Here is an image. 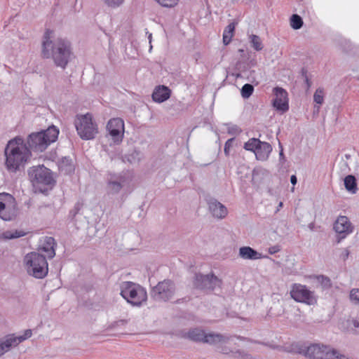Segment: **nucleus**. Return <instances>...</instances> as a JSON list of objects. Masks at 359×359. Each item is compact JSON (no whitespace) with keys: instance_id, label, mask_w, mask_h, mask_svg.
Segmentation results:
<instances>
[{"instance_id":"obj_47","label":"nucleus","mask_w":359,"mask_h":359,"mask_svg":"<svg viewBox=\"0 0 359 359\" xmlns=\"http://www.w3.org/2000/svg\"><path fill=\"white\" fill-rule=\"evenodd\" d=\"M220 352L224 354H227L231 352V350L226 346L222 347Z\"/></svg>"},{"instance_id":"obj_25","label":"nucleus","mask_w":359,"mask_h":359,"mask_svg":"<svg viewBox=\"0 0 359 359\" xmlns=\"http://www.w3.org/2000/svg\"><path fill=\"white\" fill-rule=\"evenodd\" d=\"M344 182L345 188L348 192H350L351 194L356 193V191L358 190L357 182H356V179L353 175H347L344 178Z\"/></svg>"},{"instance_id":"obj_46","label":"nucleus","mask_w":359,"mask_h":359,"mask_svg":"<svg viewBox=\"0 0 359 359\" xmlns=\"http://www.w3.org/2000/svg\"><path fill=\"white\" fill-rule=\"evenodd\" d=\"M290 182H291V184H292L293 186L296 185V184L297 183V178L296 175H292L290 177Z\"/></svg>"},{"instance_id":"obj_1","label":"nucleus","mask_w":359,"mask_h":359,"mask_svg":"<svg viewBox=\"0 0 359 359\" xmlns=\"http://www.w3.org/2000/svg\"><path fill=\"white\" fill-rule=\"evenodd\" d=\"M50 34L47 30L43 35L41 55L44 58H52L57 67L65 69L72 55L71 43L62 38L52 39Z\"/></svg>"},{"instance_id":"obj_24","label":"nucleus","mask_w":359,"mask_h":359,"mask_svg":"<svg viewBox=\"0 0 359 359\" xmlns=\"http://www.w3.org/2000/svg\"><path fill=\"white\" fill-rule=\"evenodd\" d=\"M236 23L233 22L229 23L224 29L223 32V43L224 45H228L231 41L233 36Z\"/></svg>"},{"instance_id":"obj_52","label":"nucleus","mask_w":359,"mask_h":359,"mask_svg":"<svg viewBox=\"0 0 359 359\" xmlns=\"http://www.w3.org/2000/svg\"><path fill=\"white\" fill-rule=\"evenodd\" d=\"M313 224H311L309 225L310 229H313Z\"/></svg>"},{"instance_id":"obj_20","label":"nucleus","mask_w":359,"mask_h":359,"mask_svg":"<svg viewBox=\"0 0 359 359\" xmlns=\"http://www.w3.org/2000/svg\"><path fill=\"white\" fill-rule=\"evenodd\" d=\"M238 256L245 260H257L263 258H269L267 255H263L250 246L241 247L238 251Z\"/></svg>"},{"instance_id":"obj_12","label":"nucleus","mask_w":359,"mask_h":359,"mask_svg":"<svg viewBox=\"0 0 359 359\" xmlns=\"http://www.w3.org/2000/svg\"><path fill=\"white\" fill-rule=\"evenodd\" d=\"M175 292L174 283L170 280H164L154 287L150 294L155 301L166 302L173 297Z\"/></svg>"},{"instance_id":"obj_30","label":"nucleus","mask_w":359,"mask_h":359,"mask_svg":"<svg viewBox=\"0 0 359 359\" xmlns=\"http://www.w3.org/2000/svg\"><path fill=\"white\" fill-rule=\"evenodd\" d=\"M303 25L302 18L297 14H293L290 18V26L294 29H299Z\"/></svg>"},{"instance_id":"obj_38","label":"nucleus","mask_w":359,"mask_h":359,"mask_svg":"<svg viewBox=\"0 0 359 359\" xmlns=\"http://www.w3.org/2000/svg\"><path fill=\"white\" fill-rule=\"evenodd\" d=\"M107 6L116 8L121 5L124 0H102Z\"/></svg>"},{"instance_id":"obj_51","label":"nucleus","mask_w":359,"mask_h":359,"mask_svg":"<svg viewBox=\"0 0 359 359\" xmlns=\"http://www.w3.org/2000/svg\"><path fill=\"white\" fill-rule=\"evenodd\" d=\"M279 156H280V158H284V154H283V149H281V150L280 151Z\"/></svg>"},{"instance_id":"obj_29","label":"nucleus","mask_w":359,"mask_h":359,"mask_svg":"<svg viewBox=\"0 0 359 359\" xmlns=\"http://www.w3.org/2000/svg\"><path fill=\"white\" fill-rule=\"evenodd\" d=\"M316 278L323 290H327L332 287L331 280L328 277L320 275L317 276Z\"/></svg>"},{"instance_id":"obj_39","label":"nucleus","mask_w":359,"mask_h":359,"mask_svg":"<svg viewBox=\"0 0 359 359\" xmlns=\"http://www.w3.org/2000/svg\"><path fill=\"white\" fill-rule=\"evenodd\" d=\"M234 138H231V139H229L226 142H225V144H224V154L226 156H228L229 155V152H230V149L233 146V142L234 141Z\"/></svg>"},{"instance_id":"obj_15","label":"nucleus","mask_w":359,"mask_h":359,"mask_svg":"<svg viewBox=\"0 0 359 359\" xmlns=\"http://www.w3.org/2000/svg\"><path fill=\"white\" fill-rule=\"evenodd\" d=\"M107 130L114 144H119L124 135L123 121L120 118H111L107 124Z\"/></svg>"},{"instance_id":"obj_17","label":"nucleus","mask_w":359,"mask_h":359,"mask_svg":"<svg viewBox=\"0 0 359 359\" xmlns=\"http://www.w3.org/2000/svg\"><path fill=\"white\" fill-rule=\"evenodd\" d=\"M334 229L339 234L337 242L339 243L341 239L352 233L353 226L347 217L339 216L334 224Z\"/></svg>"},{"instance_id":"obj_4","label":"nucleus","mask_w":359,"mask_h":359,"mask_svg":"<svg viewBox=\"0 0 359 359\" xmlns=\"http://www.w3.org/2000/svg\"><path fill=\"white\" fill-rule=\"evenodd\" d=\"M177 335L181 338L187 339L196 342H203L210 345L227 344L232 338V337L221 334H205L203 330L199 328L190 329L189 331L182 330Z\"/></svg>"},{"instance_id":"obj_27","label":"nucleus","mask_w":359,"mask_h":359,"mask_svg":"<svg viewBox=\"0 0 359 359\" xmlns=\"http://www.w3.org/2000/svg\"><path fill=\"white\" fill-rule=\"evenodd\" d=\"M250 42L252 47L257 51H260L263 49L264 46L261 38L255 34H251L249 36Z\"/></svg>"},{"instance_id":"obj_16","label":"nucleus","mask_w":359,"mask_h":359,"mask_svg":"<svg viewBox=\"0 0 359 359\" xmlns=\"http://www.w3.org/2000/svg\"><path fill=\"white\" fill-rule=\"evenodd\" d=\"M106 180V190L109 195L118 194L126 183V177L121 173H109Z\"/></svg>"},{"instance_id":"obj_3","label":"nucleus","mask_w":359,"mask_h":359,"mask_svg":"<svg viewBox=\"0 0 359 359\" xmlns=\"http://www.w3.org/2000/svg\"><path fill=\"white\" fill-rule=\"evenodd\" d=\"M59 135V129L51 126L46 130L32 133L27 140L28 149L36 152H42L53 142H55Z\"/></svg>"},{"instance_id":"obj_6","label":"nucleus","mask_w":359,"mask_h":359,"mask_svg":"<svg viewBox=\"0 0 359 359\" xmlns=\"http://www.w3.org/2000/svg\"><path fill=\"white\" fill-rule=\"evenodd\" d=\"M121 295L133 306H139L147 298L146 290L138 284L125 281L121 284Z\"/></svg>"},{"instance_id":"obj_2","label":"nucleus","mask_w":359,"mask_h":359,"mask_svg":"<svg viewBox=\"0 0 359 359\" xmlns=\"http://www.w3.org/2000/svg\"><path fill=\"white\" fill-rule=\"evenodd\" d=\"M5 155L7 170L15 172L25 165L31 156V151L22 138L15 137L8 142Z\"/></svg>"},{"instance_id":"obj_40","label":"nucleus","mask_w":359,"mask_h":359,"mask_svg":"<svg viewBox=\"0 0 359 359\" xmlns=\"http://www.w3.org/2000/svg\"><path fill=\"white\" fill-rule=\"evenodd\" d=\"M32 334V332L31 330H26L24 332V334L22 336L17 337L18 342L20 344L23 341H25L27 339H29L31 337Z\"/></svg>"},{"instance_id":"obj_34","label":"nucleus","mask_w":359,"mask_h":359,"mask_svg":"<svg viewBox=\"0 0 359 359\" xmlns=\"http://www.w3.org/2000/svg\"><path fill=\"white\" fill-rule=\"evenodd\" d=\"M163 7L172 8L177 4L179 0H155Z\"/></svg>"},{"instance_id":"obj_18","label":"nucleus","mask_w":359,"mask_h":359,"mask_svg":"<svg viewBox=\"0 0 359 359\" xmlns=\"http://www.w3.org/2000/svg\"><path fill=\"white\" fill-rule=\"evenodd\" d=\"M275 98L273 100V107L281 112H285L289 109L288 98L287 91L280 87H276L273 89Z\"/></svg>"},{"instance_id":"obj_45","label":"nucleus","mask_w":359,"mask_h":359,"mask_svg":"<svg viewBox=\"0 0 359 359\" xmlns=\"http://www.w3.org/2000/svg\"><path fill=\"white\" fill-rule=\"evenodd\" d=\"M349 250L347 248L343 249L340 255V258L342 260L346 261L349 256Z\"/></svg>"},{"instance_id":"obj_13","label":"nucleus","mask_w":359,"mask_h":359,"mask_svg":"<svg viewBox=\"0 0 359 359\" xmlns=\"http://www.w3.org/2000/svg\"><path fill=\"white\" fill-rule=\"evenodd\" d=\"M290 295L297 302L304 303L308 305H314L317 303V296L315 292L309 290L304 285L299 283L293 284L290 290Z\"/></svg>"},{"instance_id":"obj_19","label":"nucleus","mask_w":359,"mask_h":359,"mask_svg":"<svg viewBox=\"0 0 359 359\" xmlns=\"http://www.w3.org/2000/svg\"><path fill=\"white\" fill-rule=\"evenodd\" d=\"M207 203L209 210L214 217L222 219L226 216L228 213L226 208L217 200L210 198L207 200Z\"/></svg>"},{"instance_id":"obj_35","label":"nucleus","mask_w":359,"mask_h":359,"mask_svg":"<svg viewBox=\"0 0 359 359\" xmlns=\"http://www.w3.org/2000/svg\"><path fill=\"white\" fill-rule=\"evenodd\" d=\"M301 75L304 80V82L306 85L307 90L311 88L312 83H311V81L308 76L307 69L305 67H303L301 69Z\"/></svg>"},{"instance_id":"obj_7","label":"nucleus","mask_w":359,"mask_h":359,"mask_svg":"<svg viewBox=\"0 0 359 359\" xmlns=\"http://www.w3.org/2000/svg\"><path fill=\"white\" fill-rule=\"evenodd\" d=\"M340 351L331 346L313 344L304 351L305 356L311 359H337Z\"/></svg>"},{"instance_id":"obj_32","label":"nucleus","mask_w":359,"mask_h":359,"mask_svg":"<svg viewBox=\"0 0 359 359\" xmlns=\"http://www.w3.org/2000/svg\"><path fill=\"white\" fill-rule=\"evenodd\" d=\"M313 100L316 103L318 104H322L324 101V90L321 88H318L314 95H313Z\"/></svg>"},{"instance_id":"obj_49","label":"nucleus","mask_w":359,"mask_h":359,"mask_svg":"<svg viewBox=\"0 0 359 359\" xmlns=\"http://www.w3.org/2000/svg\"><path fill=\"white\" fill-rule=\"evenodd\" d=\"M236 355H238V356H239V357H241V358H244V359H245V358H248V355L244 354V353H242V352H241V351H238V352H236Z\"/></svg>"},{"instance_id":"obj_10","label":"nucleus","mask_w":359,"mask_h":359,"mask_svg":"<svg viewBox=\"0 0 359 359\" xmlns=\"http://www.w3.org/2000/svg\"><path fill=\"white\" fill-rule=\"evenodd\" d=\"M75 126L79 135L83 140H92L97 133V128L93 123L92 116L86 114L78 118L75 121Z\"/></svg>"},{"instance_id":"obj_8","label":"nucleus","mask_w":359,"mask_h":359,"mask_svg":"<svg viewBox=\"0 0 359 359\" xmlns=\"http://www.w3.org/2000/svg\"><path fill=\"white\" fill-rule=\"evenodd\" d=\"M243 148L255 154L256 159L261 161H267L272 151V146L258 138H250L244 144Z\"/></svg>"},{"instance_id":"obj_41","label":"nucleus","mask_w":359,"mask_h":359,"mask_svg":"<svg viewBox=\"0 0 359 359\" xmlns=\"http://www.w3.org/2000/svg\"><path fill=\"white\" fill-rule=\"evenodd\" d=\"M80 209L81 205L79 203H76L74 209L69 212V217H71V218L74 219L76 214L79 212Z\"/></svg>"},{"instance_id":"obj_26","label":"nucleus","mask_w":359,"mask_h":359,"mask_svg":"<svg viewBox=\"0 0 359 359\" xmlns=\"http://www.w3.org/2000/svg\"><path fill=\"white\" fill-rule=\"evenodd\" d=\"M59 168L65 174L72 173L74 170V165L72 163V159L69 157L62 158L59 164Z\"/></svg>"},{"instance_id":"obj_54","label":"nucleus","mask_w":359,"mask_h":359,"mask_svg":"<svg viewBox=\"0 0 359 359\" xmlns=\"http://www.w3.org/2000/svg\"><path fill=\"white\" fill-rule=\"evenodd\" d=\"M241 76V74H237V77H240Z\"/></svg>"},{"instance_id":"obj_50","label":"nucleus","mask_w":359,"mask_h":359,"mask_svg":"<svg viewBox=\"0 0 359 359\" xmlns=\"http://www.w3.org/2000/svg\"><path fill=\"white\" fill-rule=\"evenodd\" d=\"M25 205L27 206V208H29L32 205V201L29 199L25 202Z\"/></svg>"},{"instance_id":"obj_11","label":"nucleus","mask_w":359,"mask_h":359,"mask_svg":"<svg viewBox=\"0 0 359 359\" xmlns=\"http://www.w3.org/2000/svg\"><path fill=\"white\" fill-rule=\"evenodd\" d=\"M29 176L36 187L40 185H53L55 183L51 171L43 165L31 168Z\"/></svg>"},{"instance_id":"obj_9","label":"nucleus","mask_w":359,"mask_h":359,"mask_svg":"<svg viewBox=\"0 0 359 359\" xmlns=\"http://www.w3.org/2000/svg\"><path fill=\"white\" fill-rule=\"evenodd\" d=\"M18 208L15 198L7 193L0 194V218L11 221L17 217Z\"/></svg>"},{"instance_id":"obj_14","label":"nucleus","mask_w":359,"mask_h":359,"mask_svg":"<svg viewBox=\"0 0 359 359\" xmlns=\"http://www.w3.org/2000/svg\"><path fill=\"white\" fill-rule=\"evenodd\" d=\"M220 285L221 280L214 274H196L194 281L196 288L205 291H212Z\"/></svg>"},{"instance_id":"obj_31","label":"nucleus","mask_w":359,"mask_h":359,"mask_svg":"<svg viewBox=\"0 0 359 359\" xmlns=\"http://www.w3.org/2000/svg\"><path fill=\"white\" fill-rule=\"evenodd\" d=\"M254 92V87L252 84L245 83L243 86L241 93L243 98H249Z\"/></svg>"},{"instance_id":"obj_28","label":"nucleus","mask_w":359,"mask_h":359,"mask_svg":"<svg viewBox=\"0 0 359 359\" xmlns=\"http://www.w3.org/2000/svg\"><path fill=\"white\" fill-rule=\"evenodd\" d=\"M25 235L22 231H6L2 233V238L6 240L18 238Z\"/></svg>"},{"instance_id":"obj_23","label":"nucleus","mask_w":359,"mask_h":359,"mask_svg":"<svg viewBox=\"0 0 359 359\" xmlns=\"http://www.w3.org/2000/svg\"><path fill=\"white\" fill-rule=\"evenodd\" d=\"M55 242L53 237H46L39 250L45 252L48 259H52L55 255Z\"/></svg>"},{"instance_id":"obj_53","label":"nucleus","mask_w":359,"mask_h":359,"mask_svg":"<svg viewBox=\"0 0 359 359\" xmlns=\"http://www.w3.org/2000/svg\"><path fill=\"white\" fill-rule=\"evenodd\" d=\"M278 206H279V207H282V206H283V203H282V202H280V203H279Z\"/></svg>"},{"instance_id":"obj_42","label":"nucleus","mask_w":359,"mask_h":359,"mask_svg":"<svg viewBox=\"0 0 359 359\" xmlns=\"http://www.w3.org/2000/svg\"><path fill=\"white\" fill-rule=\"evenodd\" d=\"M255 74V70H251L250 72V74L248 76V79L252 83H254L255 85H258L259 81L256 80L255 77L254 76Z\"/></svg>"},{"instance_id":"obj_44","label":"nucleus","mask_w":359,"mask_h":359,"mask_svg":"<svg viewBox=\"0 0 359 359\" xmlns=\"http://www.w3.org/2000/svg\"><path fill=\"white\" fill-rule=\"evenodd\" d=\"M279 251H280V247L278 245H275L271 246L268 248V252L271 255L277 253Z\"/></svg>"},{"instance_id":"obj_5","label":"nucleus","mask_w":359,"mask_h":359,"mask_svg":"<svg viewBox=\"0 0 359 359\" xmlns=\"http://www.w3.org/2000/svg\"><path fill=\"white\" fill-rule=\"evenodd\" d=\"M24 261L29 275L43 278L48 274V265L45 255L32 252L25 257Z\"/></svg>"},{"instance_id":"obj_36","label":"nucleus","mask_w":359,"mask_h":359,"mask_svg":"<svg viewBox=\"0 0 359 359\" xmlns=\"http://www.w3.org/2000/svg\"><path fill=\"white\" fill-rule=\"evenodd\" d=\"M350 299L355 304L359 305V288L352 289L350 292Z\"/></svg>"},{"instance_id":"obj_37","label":"nucleus","mask_w":359,"mask_h":359,"mask_svg":"<svg viewBox=\"0 0 359 359\" xmlns=\"http://www.w3.org/2000/svg\"><path fill=\"white\" fill-rule=\"evenodd\" d=\"M142 157V154L140 151L134 150L131 154H130V158L128 161L130 163H135L136 161H139Z\"/></svg>"},{"instance_id":"obj_33","label":"nucleus","mask_w":359,"mask_h":359,"mask_svg":"<svg viewBox=\"0 0 359 359\" xmlns=\"http://www.w3.org/2000/svg\"><path fill=\"white\" fill-rule=\"evenodd\" d=\"M227 133L232 135H236L242 132V130L237 126L231 123L226 124Z\"/></svg>"},{"instance_id":"obj_48","label":"nucleus","mask_w":359,"mask_h":359,"mask_svg":"<svg viewBox=\"0 0 359 359\" xmlns=\"http://www.w3.org/2000/svg\"><path fill=\"white\" fill-rule=\"evenodd\" d=\"M147 34H148V39H149V42L150 44V46H149V51H150L152 49V46H151L152 34L149 33L148 32H147Z\"/></svg>"},{"instance_id":"obj_21","label":"nucleus","mask_w":359,"mask_h":359,"mask_svg":"<svg viewBox=\"0 0 359 359\" xmlns=\"http://www.w3.org/2000/svg\"><path fill=\"white\" fill-rule=\"evenodd\" d=\"M20 343L14 334H8L0 341V355L8 351L11 348L17 346Z\"/></svg>"},{"instance_id":"obj_43","label":"nucleus","mask_w":359,"mask_h":359,"mask_svg":"<svg viewBox=\"0 0 359 359\" xmlns=\"http://www.w3.org/2000/svg\"><path fill=\"white\" fill-rule=\"evenodd\" d=\"M348 325L353 328H358L359 327V320L352 318L347 320Z\"/></svg>"},{"instance_id":"obj_22","label":"nucleus","mask_w":359,"mask_h":359,"mask_svg":"<svg viewBox=\"0 0 359 359\" xmlns=\"http://www.w3.org/2000/svg\"><path fill=\"white\" fill-rule=\"evenodd\" d=\"M170 97V90L165 86H159L152 93V99L156 102H163Z\"/></svg>"}]
</instances>
